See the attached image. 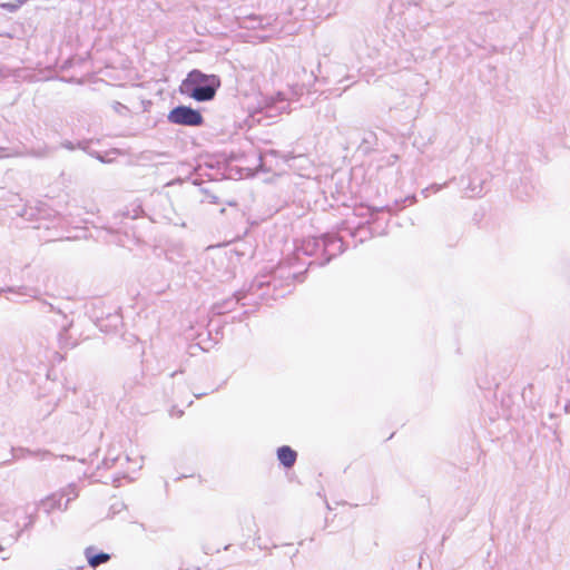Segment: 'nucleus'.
Segmentation results:
<instances>
[{"instance_id": "obj_8", "label": "nucleus", "mask_w": 570, "mask_h": 570, "mask_svg": "<svg viewBox=\"0 0 570 570\" xmlns=\"http://www.w3.org/2000/svg\"><path fill=\"white\" fill-rule=\"evenodd\" d=\"M245 296L246 295L243 292H236L232 297L220 303H216L213 306V312L217 315L229 313L235 308L237 304L242 303Z\"/></svg>"}, {"instance_id": "obj_43", "label": "nucleus", "mask_w": 570, "mask_h": 570, "mask_svg": "<svg viewBox=\"0 0 570 570\" xmlns=\"http://www.w3.org/2000/svg\"><path fill=\"white\" fill-rule=\"evenodd\" d=\"M21 532H23V529H20V531L18 532L17 537L21 535ZM18 538H16L17 540Z\"/></svg>"}, {"instance_id": "obj_19", "label": "nucleus", "mask_w": 570, "mask_h": 570, "mask_svg": "<svg viewBox=\"0 0 570 570\" xmlns=\"http://www.w3.org/2000/svg\"><path fill=\"white\" fill-rule=\"evenodd\" d=\"M109 324H105L104 321L98 323V326L104 332H110L111 328L116 330L121 324V316L119 314L109 315Z\"/></svg>"}, {"instance_id": "obj_37", "label": "nucleus", "mask_w": 570, "mask_h": 570, "mask_svg": "<svg viewBox=\"0 0 570 570\" xmlns=\"http://www.w3.org/2000/svg\"><path fill=\"white\" fill-rule=\"evenodd\" d=\"M327 108H328V111H331L334 115V109L330 105L327 106Z\"/></svg>"}, {"instance_id": "obj_45", "label": "nucleus", "mask_w": 570, "mask_h": 570, "mask_svg": "<svg viewBox=\"0 0 570 570\" xmlns=\"http://www.w3.org/2000/svg\"><path fill=\"white\" fill-rule=\"evenodd\" d=\"M12 301L16 302V303H21L22 302L20 299H12Z\"/></svg>"}, {"instance_id": "obj_46", "label": "nucleus", "mask_w": 570, "mask_h": 570, "mask_svg": "<svg viewBox=\"0 0 570 570\" xmlns=\"http://www.w3.org/2000/svg\"><path fill=\"white\" fill-rule=\"evenodd\" d=\"M2 551H3V548H2V547H0V553H1Z\"/></svg>"}, {"instance_id": "obj_44", "label": "nucleus", "mask_w": 570, "mask_h": 570, "mask_svg": "<svg viewBox=\"0 0 570 570\" xmlns=\"http://www.w3.org/2000/svg\"><path fill=\"white\" fill-rule=\"evenodd\" d=\"M177 374V371L176 372H173L169 377H174L175 375Z\"/></svg>"}, {"instance_id": "obj_7", "label": "nucleus", "mask_w": 570, "mask_h": 570, "mask_svg": "<svg viewBox=\"0 0 570 570\" xmlns=\"http://www.w3.org/2000/svg\"><path fill=\"white\" fill-rule=\"evenodd\" d=\"M324 234L321 236L307 237L302 240V244L296 248V254L305 256L320 255L323 258Z\"/></svg>"}, {"instance_id": "obj_9", "label": "nucleus", "mask_w": 570, "mask_h": 570, "mask_svg": "<svg viewBox=\"0 0 570 570\" xmlns=\"http://www.w3.org/2000/svg\"><path fill=\"white\" fill-rule=\"evenodd\" d=\"M85 556L89 567L97 568L106 562H108L111 558L109 553L104 551H98L95 547H88L85 550Z\"/></svg>"}, {"instance_id": "obj_29", "label": "nucleus", "mask_w": 570, "mask_h": 570, "mask_svg": "<svg viewBox=\"0 0 570 570\" xmlns=\"http://www.w3.org/2000/svg\"><path fill=\"white\" fill-rule=\"evenodd\" d=\"M291 277L293 279H298L299 282H303V273H293Z\"/></svg>"}, {"instance_id": "obj_40", "label": "nucleus", "mask_w": 570, "mask_h": 570, "mask_svg": "<svg viewBox=\"0 0 570 570\" xmlns=\"http://www.w3.org/2000/svg\"><path fill=\"white\" fill-rule=\"evenodd\" d=\"M320 71H321V62L318 61V63H317V72H320Z\"/></svg>"}, {"instance_id": "obj_23", "label": "nucleus", "mask_w": 570, "mask_h": 570, "mask_svg": "<svg viewBox=\"0 0 570 570\" xmlns=\"http://www.w3.org/2000/svg\"><path fill=\"white\" fill-rule=\"evenodd\" d=\"M125 509H126V504L124 502H115L109 508V514L110 515L118 514Z\"/></svg>"}, {"instance_id": "obj_33", "label": "nucleus", "mask_w": 570, "mask_h": 570, "mask_svg": "<svg viewBox=\"0 0 570 570\" xmlns=\"http://www.w3.org/2000/svg\"><path fill=\"white\" fill-rule=\"evenodd\" d=\"M2 7L8 8V9H9V10H11V11L16 9V6H13V4H9V3H7V4H2Z\"/></svg>"}, {"instance_id": "obj_15", "label": "nucleus", "mask_w": 570, "mask_h": 570, "mask_svg": "<svg viewBox=\"0 0 570 570\" xmlns=\"http://www.w3.org/2000/svg\"><path fill=\"white\" fill-rule=\"evenodd\" d=\"M144 214V209L140 204L132 203L127 206L124 210H121L118 216L122 218L136 219Z\"/></svg>"}, {"instance_id": "obj_10", "label": "nucleus", "mask_w": 570, "mask_h": 570, "mask_svg": "<svg viewBox=\"0 0 570 570\" xmlns=\"http://www.w3.org/2000/svg\"><path fill=\"white\" fill-rule=\"evenodd\" d=\"M38 508L43 510L47 514H50L53 510H66L63 509L62 497L59 492L51 493L47 498L42 499Z\"/></svg>"}, {"instance_id": "obj_26", "label": "nucleus", "mask_w": 570, "mask_h": 570, "mask_svg": "<svg viewBox=\"0 0 570 570\" xmlns=\"http://www.w3.org/2000/svg\"><path fill=\"white\" fill-rule=\"evenodd\" d=\"M117 460H118V458H117V456H115V458L107 456V458H105V459H104V461H102V465H104L106 469H109V468H111V466H114V465H115V463H116V461H117Z\"/></svg>"}, {"instance_id": "obj_12", "label": "nucleus", "mask_w": 570, "mask_h": 570, "mask_svg": "<svg viewBox=\"0 0 570 570\" xmlns=\"http://www.w3.org/2000/svg\"><path fill=\"white\" fill-rule=\"evenodd\" d=\"M302 72L307 79L293 85L292 89L294 95L296 96L303 95L304 91L309 92L311 87L318 80L316 72L314 70H312L311 73L307 75L306 69L302 67Z\"/></svg>"}, {"instance_id": "obj_13", "label": "nucleus", "mask_w": 570, "mask_h": 570, "mask_svg": "<svg viewBox=\"0 0 570 570\" xmlns=\"http://www.w3.org/2000/svg\"><path fill=\"white\" fill-rule=\"evenodd\" d=\"M268 24L269 21L267 18L255 14L246 17L243 21V27L247 29L265 28Z\"/></svg>"}, {"instance_id": "obj_27", "label": "nucleus", "mask_w": 570, "mask_h": 570, "mask_svg": "<svg viewBox=\"0 0 570 570\" xmlns=\"http://www.w3.org/2000/svg\"><path fill=\"white\" fill-rule=\"evenodd\" d=\"M61 147H62V148H66V149H68V150H75V149L79 148V147H78V142H77V144H75V142L70 141V140H65V141H62V142H61Z\"/></svg>"}, {"instance_id": "obj_34", "label": "nucleus", "mask_w": 570, "mask_h": 570, "mask_svg": "<svg viewBox=\"0 0 570 570\" xmlns=\"http://www.w3.org/2000/svg\"><path fill=\"white\" fill-rule=\"evenodd\" d=\"M431 188H433L435 191H439L442 188V186L432 185Z\"/></svg>"}, {"instance_id": "obj_42", "label": "nucleus", "mask_w": 570, "mask_h": 570, "mask_svg": "<svg viewBox=\"0 0 570 570\" xmlns=\"http://www.w3.org/2000/svg\"><path fill=\"white\" fill-rule=\"evenodd\" d=\"M21 532H23V529H20V531L18 532L17 537L21 535ZM18 538H16L17 540Z\"/></svg>"}, {"instance_id": "obj_39", "label": "nucleus", "mask_w": 570, "mask_h": 570, "mask_svg": "<svg viewBox=\"0 0 570 570\" xmlns=\"http://www.w3.org/2000/svg\"><path fill=\"white\" fill-rule=\"evenodd\" d=\"M283 295H284V294H276V293H274V294H273V297H275V298H276V297H278V296H283Z\"/></svg>"}, {"instance_id": "obj_35", "label": "nucleus", "mask_w": 570, "mask_h": 570, "mask_svg": "<svg viewBox=\"0 0 570 570\" xmlns=\"http://www.w3.org/2000/svg\"><path fill=\"white\" fill-rule=\"evenodd\" d=\"M564 409H566L567 412H570V402L566 404Z\"/></svg>"}, {"instance_id": "obj_5", "label": "nucleus", "mask_w": 570, "mask_h": 570, "mask_svg": "<svg viewBox=\"0 0 570 570\" xmlns=\"http://www.w3.org/2000/svg\"><path fill=\"white\" fill-rule=\"evenodd\" d=\"M36 309L43 314H52L51 322L62 330H70L73 321L68 317L60 308H56L51 303L43 299H38L36 303Z\"/></svg>"}, {"instance_id": "obj_1", "label": "nucleus", "mask_w": 570, "mask_h": 570, "mask_svg": "<svg viewBox=\"0 0 570 570\" xmlns=\"http://www.w3.org/2000/svg\"><path fill=\"white\" fill-rule=\"evenodd\" d=\"M220 79L216 75H207L199 69L190 70L179 86V92L196 101L205 102L215 98Z\"/></svg>"}, {"instance_id": "obj_4", "label": "nucleus", "mask_w": 570, "mask_h": 570, "mask_svg": "<svg viewBox=\"0 0 570 570\" xmlns=\"http://www.w3.org/2000/svg\"><path fill=\"white\" fill-rule=\"evenodd\" d=\"M344 242L341 236L336 234H324L323 258L317 263L318 266H324L334 257L344 252Z\"/></svg>"}, {"instance_id": "obj_16", "label": "nucleus", "mask_w": 570, "mask_h": 570, "mask_svg": "<svg viewBox=\"0 0 570 570\" xmlns=\"http://www.w3.org/2000/svg\"><path fill=\"white\" fill-rule=\"evenodd\" d=\"M58 342L61 348H72L77 345V340L72 337V335L69 333V330H59Z\"/></svg>"}, {"instance_id": "obj_20", "label": "nucleus", "mask_w": 570, "mask_h": 570, "mask_svg": "<svg viewBox=\"0 0 570 570\" xmlns=\"http://www.w3.org/2000/svg\"><path fill=\"white\" fill-rule=\"evenodd\" d=\"M375 141L376 135L373 131L366 132L362 139V144L360 147L363 148L364 151H368L370 149H372Z\"/></svg>"}, {"instance_id": "obj_30", "label": "nucleus", "mask_w": 570, "mask_h": 570, "mask_svg": "<svg viewBox=\"0 0 570 570\" xmlns=\"http://www.w3.org/2000/svg\"><path fill=\"white\" fill-rule=\"evenodd\" d=\"M114 108H115V110L119 111L120 109H126V106H124L122 104L116 101L115 105H114Z\"/></svg>"}, {"instance_id": "obj_38", "label": "nucleus", "mask_w": 570, "mask_h": 570, "mask_svg": "<svg viewBox=\"0 0 570 570\" xmlns=\"http://www.w3.org/2000/svg\"><path fill=\"white\" fill-rule=\"evenodd\" d=\"M37 155H38V156H46V155H47V153H45V151H43V153H40V151H39V153H37Z\"/></svg>"}, {"instance_id": "obj_2", "label": "nucleus", "mask_w": 570, "mask_h": 570, "mask_svg": "<svg viewBox=\"0 0 570 570\" xmlns=\"http://www.w3.org/2000/svg\"><path fill=\"white\" fill-rule=\"evenodd\" d=\"M167 119L170 124L187 127H199L204 125V117L200 111L186 105L174 107L168 112Z\"/></svg>"}, {"instance_id": "obj_18", "label": "nucleus", "mask_w": 570, "mask_h": 570, "mask_svg": "<svg viewBox=\"0 0 570 570\" xmlns=\"http://www.w3.org/2000/svg\"><path fill=\"white\" fill-rule=\"evenodd\" d=\"M36 289L29 288V287H7V288H0V293H10L16 296L22 297V296H29L36 298Z\"/></svg>"}, {"instance_id": "obj_6", "label": "nucleus", "mask_w": 570, "mask_h": 570, "mask_svg": "<svg viewBox=\"0 0 570 570\" xmlns=\"http://www.w3.org/2000/svg\"><path fill=\"white\" fill-rule=\"evenodd\" d=\"M371 224L370 219L357 223L356 225L350 220H345L341 224L338 230L347 233L352 238L357 239L358 243H363L373 237Z\"/></svg>"}, {"instance_id": "obj_17", "label": "nucleus", "mask_w": 570, "mask_h": 570, "mask_svg": "<svg viewBox=\"0 0 570 570\" xmlns=\"http://www.w3.org/2000/svg\"><path fill=\"white\" fill-rule=\"evenodd\" d=\"M91 142H92V140H89V139L79 140L78 147H79V149L86 151L89 156L96 158L100 163H104V164L109 163V160L106 159V157L104 155H101L99 151L90 149Z\"/></svg>"}, {"instance_id": "obj_21", "label": "nucleus", "mask_w": 570, "mask_h": 570, "mask_svg": "<svg viewBox=\"0 0 570 570\" xmlns=\"http://www.w3.org/2000/svg\"><path fill=\"white\" fill-rule=\"evenodd\" d=\"M276 155H277V151L273 150V149L267 150V151L259 155V165H258L259 169L262 171H271V168L266 167V160H267V157H269V156L275 157Z\"/></svg>"}, {"instance_id": "obj_14", "label": "nucleus", "mask_w": 570, "mask_h": 570, "mask_svg": "<svg viewBox=\"0 0 570 570\" xmlns=\"http://www.w3.org/2000/svg\"><path fill=\"white\" fill-rule=\"evenodd\" d=\"M59 494H61L62 499L66 497L67 500L66 502L63 503V509H67L68 508V504L75 500L76 498H78L79 495V490H78V487L76 483H69L67 487L62 488L60 491H58Z\"/></svg>"}, {"instance_id": "obj_22", "label": "nucleus", "mask_w": 570, "mask_h": 570, "mask_svg": "<svg viewBox=\"0 0 570 570\" xmlns=\"http://www.w3.org/2000/svg\"><path fill=\"white\" fill-rule=\"evenodd\" d=\"M273 286L274 291L276 289V282L275 279L273 281H259V279H255L252 285H250V288L249 291L250 292H254L255 289H262L264 286Z\"/></svg>"}, {"instance_id": "obj_41", "label": "nucleus", "mask_w": 570, "mask_h": 570, "mask_svg": "<svg viewBox=\"0 0 570 570\" xmlns=\"http://www.w3.org/2000/svg\"><path fill=\"white\" fill-rule=\"evenodd\" d=\"M203 395H206V393H202V394H195L196 397H200Z\"/></svg>"}, {"instance_id": "obj_24", "label": "nucleus", "mask_w": 570, "mask_h": 570, "mask_svg": "<svg viewBox=\"0 0 570 570\" xmlns=\"http://www.w3.org/2000/svg\"><path fill=\"white\" fill-rule=\"evenodd\" d=\"M28 453L38 456L42 461L47 460V459H50L52 456V454L49 451H46V450L37 451V452L28 451Z\"/></svg>"}, {"instance_id": "obj_3", "label": "nucleus", "mask_w": 570, "mask_h": 570, "mask_svg": "<svg viewBox=\"0 0 570 570\" xmlns=\"http://www.w3.org/2000/svg\"><path fill=\"white\" fill-rule=\"evenodd\" d=\"M416 202L415 195L406 196L402 199H396L392 205H386L384 207H361L355 210V215L361 218H366L373 223L376 219V215L381 212H387L390 214L396 213L405 207V204L409 203L410 205L414 204Z\"/></svg>"}, {"instance_id": "obj_31", "label": "nucleus", "mask_w": 570, "mask_h": 570, "mask_svg": "<svg viewBox=\"0 0 570 570\" xmlns=\"http://www.w3.org/2000/svg\"><path fill=\"white\" fill-rule=\"evenodd\" d=\"M6 151H7V148L0 147V158L8 156V154H6Z\"/></svg>"}, {"instance_id": "obj_11", "label": "nucleus", "mask_w": 570, "mask_h": 570, "mask_svg": "<svg viewBox=\"0 0 570 570\" xmlns=\"http://www.w3.org/2000/svg\"><path fill=\"white\" fill-rule=\"evenodd\" d=\"M277 459L279 463L285 469H291L294 466L297 460V452L292 449L289 445H282L276 451Z\"/></svg>"}, {"instance_id": "obj_28", "label": "nucleus", "mask_w": 570, "mask_h": 570, "mask_svg": "<svg viewBox=\"0 0 570 570\" xmlns=\"http://www.w3.org/2000/svg\"><path fill=\"white\" fill-rule=\"evenodd\" d=\"M33 523H35V517L32 514L28 515V521L24 524V529L31 528L33 525Z\"/></svg>"}, {"instance_id": "obj_36", "label": "nucleus", "mask_w": 570, "mask_h": 570, "mask_svg": "<svg viewBox=\"0 0 570 570\" xmlns=\"http://www.w3.org/2000/svg\"><path fill=\"white\" fill-rule=\"evenodd\" d=\"M73 570H83V566H77Z\"/></svg>"}, {"instance_id": "obj_25", "label": "nucleus", "mask_w": 570, "mask_h": 570, "mask_svg": "<svg viewBox=\"0 0 570 570\" xmlns=\"http://www.w3.org/2000/svg\"><path fill=\"white\" fill-rule=\"evenodd\" d=\"M139 384V377L138 375L135 376L134 379H129L126 381L125 383V389L128 390V391H134L135 386Z\"/></svg>"}, {"instance_id": "obj_32", "label": "nucleus", "mask_w": 570, "mask_h": 570, "mask_svg": "<svg viewBox=\"0 0 570 570\" xmlns=\"http://www.w3.org/2000/svg\"><path fill=\"white\" fill-rule=\"evenodd\" d=\"M129 343L131 342H136L138 338L136 337V335L134 334H130L128 338H126Z\"/></svg>"}]
</instances>
